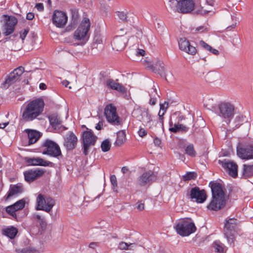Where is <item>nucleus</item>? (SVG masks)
<instances>
[{
	"label": "nucleus",
	"mask_w": 253,
	"mask_h": 253,
	"mask_svg": "<svg viewBox=\"0 0 253 253\" xmlns=\"http://www.w3.org/2000/svg\"><path fill=\"white\" fill-rule=\"evenodd\" d=\"M212 247L217 253H223L224 246L219 241H214L212 244Z\"/></svg>",
	"instance_id": "37"
},
{
	"label": "nucleus",
	"mask_w": 253,
	"mask_h": 253,
	"mask_svg": "<svg viewBox=\"0 0 253 253\" xmlns=\"http://www.w3.org/2000/svg\"><path fill=\"white\" fill-rule=\"evenodd\" d=\"M169 130L170 132H173V133H177V132L179 131V126L180 124H175L173 125V123L170 119L169 122Z\"/></svg>",
	"instance_id": "45"
},
{
	"label": "nucleus",
	"mask_w": 253,
	"mask_h": 253,
	"mask_svg": "<svg viewBox=\"0 0 253 253\" xmlns=\"http://www.w3.org/2000/svg\"><path fill=\"white\" fill-rule=\"evenodd\" d=\"M90 27L89 19L84 18L77 29L74 32V37L77 40L87 41L89 38L88 32Z\"/></svg>",
	"instance_id": "9"
},
{
	"label": "nucleus",
	"mask_w": 253,
	"mask_h": 253,
	"mask_svg": "<svg viewBox=\"0 0 253 253\" xmlns=\"http://www.w3.org/2000/svg\"><path fill=\"white\" fill-rule=\"evenodd\" d=\"M34 18V14L33 12H29L27 14L26 18L29 20H31Z\"/></svg>",
	"instance_id": "56"
},
{
	"label": "nucleus",
	"mask_w": 253,
	"mask_h": 253,
	"mask_svg": "<svg viewBox=\"0 0 253 253\" xmlns=\"http://www.w3.org/2000/svg\"><path fill=\"white\" fill-rule=\"evenodd\" d=\"M17 23V20L15 17H8L5 25L4 35L7 36L11 34L14 32Z\"/></svg>",
	"instance_id": "25"
},
{
	"label": "nucleus",
	"mask_w": 253,
	"mask_h": 253,
	"mask_svg": "<svg viewBox=\"0 0 253 253\" xmlns=\"http://www.w3.org/2000/svg\"><path fill=\"white\" fill-rule=\"evenodd\" d=\"M103 126V123L102 122H99V123L96 125L95 128L97 130H101Z\"/></svg>",
	"instance_id": "60"
},
{
	"label": "nucleus",
	"mask_w": 253,
	"mask_h": 253,
	"mask_svg": "<svg viewBox=\"0 0 253 253\" xmlns=\"http://www.w3.org/2000/svg\"><path fill=\"white\" fill-rule=\"evenodd\" d=\"M97 136L93 133L90 129H87V130L83 132L82 135V143L83 145V154L86 156L93 146L96 143Z\"/></svg>",
	"instance_id": "4"
},
{
	"label": "nucleus",
	"mask_w": 253,
	"mask_h": 253,
	"mask_svg": "<svg viewBox=\"0 0 253 253\" xmlns=\"http://www.w3.org/2000/svg\"><path fill=\"white\" fill-rule=\"evenodd\" d=\"M44 102L42 98H37L29 102L24 108L22 118L25 122H31L35 119H39L43 111Z\"/></svg>",
	"instance_id": "2"
},
{
	"label": "nucleus",
	"mask_w": 253,
	"mask_h": 253,
	"mask_svg": "<svg viewBox=\"0 0 253 253\" xmlns=\"http://www.w3.org/2000/svg\"><path fill=\"white\" fill-rule=\"evenodd\" d=\"M24 191L23 186L21 183L16 184H11L7 194L4 197L5 201H7L12 197L22 193Z\"/></svg>",
	"instance_id": "22"
},
{
	"label": "nucleus",
	"mask_w": 253,
	"mask_h": 253,
	"mask_svg": "<svg viewBox=\"0 0 253 253\" xmlns=\"http://www.w3.org/2000/svg\"><path fill=\"white\" fill-rule=\"evenodd\" d=\"M135 55L137 57L142 56V49L138 48L135 53Z\"/></svg>",
	"instance_id": "61"
},
{
	"label": "nucleus",
	"mask_w": 253,
	"mask_h": 253,
	"mask_svg": "<svg viewBox=\"0 0 253 253\" xmlns=\"http://www.w3.org/2000/svg\"><path fill=\"white\" fill-rule=\"evenodd\" d=\"M48 118L50 125L53 127H55L58 125L61 124L62 121L61 119L57 114H51Z\"/></svg>",
	"instance_id": "31"
},
{
	"label": "nucleus",
	"mask_w": 253,
	"mask_h": 253,
	"mask_svg": "<svg viewBox=\"0 0 253 253\" xmlns=\"http://www.w3.org/2000/svg\"><path fill=\"white\" fill-rule=\"evenodd\" d=\"M187 196L191 201L197 203H203L207 198L206 191L204 189H200L199 187L195 186L190 189Z\"/></svg>",
	"instance_id": "12"
},
{
	"label": "nucleus",
	"mask_w": 253,
	"mask_h": 253,
	"mask_svg": "<svg viewBox=\"0 0 253 253\" xmlns=\"http://www.w3.org/2000/svg\"><path fill=\"white\" fill-rule=\"evenodd\" d=\"M90 27L89 19L84 18L77 29L74 32V37L77 40L87 41L89 38L88 32Z\"/></svg>",
	"instance_id": "8"
},
{
	"label": "nucleus",
	"mask_w": 253,
	"mask_h": 253,
	"mask_svg": "<svg viewBox=\"0 0 253 253\" xmlns=\"http://www.w3.org/2000/svg\"><path fill=\"white\" fill-rule=\"evenodd\" d=\"M253 177V164H244L242 171V178L247 179Z\"/></svg>",
	"instance_id": "28"
},
{
	"label": "nucleus",
	"mask_w": 253,
	"mask_h": 253,
	"mask_svg": "<svg viewBox=\"0 0 253 253\" xmlns=\"http://www.w3.org/2000/svg\"><path fill=\"white\" fill-rule=\"evenodd\" d=\"M179 47L180 50L191 54L195 55L197 52L195 47L191 45L186 38H181L178 42Z\"/></svg>",
	"instance_id": "21"
},
{
	"label": "nucleus",
	"mask_w": 253,
	"mask_h": 253,
	"mask_svg": "<svg viewBox=\"0 0 253 253\" xmlns=\"http://www.w3.org/2000/svg\"><path fill=\"white\" fill-rule=\"evenodd\" d=\"M206 28H205L204 26H199V27H197L196 29V31L202 33V32H204L205 30H206Z\"/></svg>",
	"instance_id": "59"
},
{
	"label": "nucleus",
	"mask_w": 253,
	"mask_h": 253,
	"mask_svg": "<svg viewBox=\"0 0 253 253\" xmlns=\"http://www.w3.org/2000/svg\"><path fill=\"white\" fill-rule=\"evenodd\" d=\"M90 27L89 19L84 18L77 29L74 32V37L77 40L87 41L89 38L88 32Z\"/></svg>",
	"instance_id": "7"
},
{
	"label": "nucleus",
	"mask_w": 253,
	"mask_h": 253,
	"mask_svg": "<svg viewBox=\"0 0 253 253\" xmlns=\"http://www.w3.org/2000/svg\"><path fill=\"white\" fill-rule=\"evenodd\" d=\"M36 7L40 11H42L44 9L43 5L42 3H37L36 5Z\"/></svg>",
	"instance_id": "55"
},
{
	"label": "nucleus",
	"mask_w": 253,
	"mask_h": 253,
	"mask_svg": "<svg viewBox=\"0 0 253 253\" xmlns=\"http://www.w3.org/2000/svg\"><path fill=\"white\" fill-rule=\"evenodd\" d=\"M185 153L188 156L194 157L196 156V152L195 151L194 145L192 144L188 145L185 148Z\"/></svg>",
	"instance_id": "39"
},
{
	"label": "nucleus",
	"mask_w": 253,
	"mask_h": 253,
	"mask_svg": "<svg viewBox=\"0 0 253 253\" xmlns=\"http://www.w3.org/2000/svg\"><path fill=\"white\" fill-rule=\"evenodd\" d=\"M5 211L8 214L11 215L14 219H16L17 216L16 211H17L15 209L12 205L7 207L6 208Z\"/></svg>",
	"instance_id": "46"
},
{
	"label": "nucleus",
	"mask_w": 253,
	"mask_h": 253,
	"mask_svg": "<svg viewBox=\"0 0 253 253\" xmlns=\"http://www.w3.org/2000/svg\"><path fill=\"white\" fill-rule=\"evenodd\" d=\"M238 220L235 218H230L226 220L224 228V235H231L236 234L237 232Z\"/></svg>",
	"instance_id": "19"
},
{
	"label": "nucleus",
	"mask_w": 253,
	"mask_h": 253,
	"mask_svg": "<svg viewBox=\"0 0 253 253\" xmlns=\"http://www.w3.org/2000/svg\"><path fill=\"white\" fill-rule=\"evenodd\" d=\"M154 167L153 164H149L148 166L149 170L143 172V186L147 184L149 186L156 179L157 173L153 171Z\"/></svg>",
	"instance_id": "16"
},
{
	"label": "nucleus",
	"mask_w": 253,
	"mask_h": 253,
	"mask_svg": "<svg viewBox=\"0 0 253 253\" xmlns=\"http://www.w3.org/2000/svg\"><path fill=\"white\" fill-rule=\"evenodd\" d=\"M174 228L177 234L183 237L188 236L196 230L195 224L187 219L179 220Z\"/></svg>",
	"instance_id": "3"
},
{
	"label": "nucleus",
	"mask_w": 253,
	"mask_h": 253,
	"mask_svg": "<svg viewBox=\"0 0 253 253\" xmlns=\"http://www.w3.org/2000/svg\"><path fill=\"white\" fill-rule=\"evenodd\" d=\"M98 246V243L96 242H91L89 245V247L92 249H94Z\"/></svg>",
	"instance_id": "64"
},
{
	"label": "nucleus",
	"mask_w": 253,
	"mask_h": 253,
	"mask_svg": "<svg viewBox=\"0 0 253 253\" xmlns=\"http://www.w3.org/2000/svg\"><path fill=\"white\" fill-rule=\"evenodd\" d=\"M72 17L73 22L75 23L78 18V14L77 12H76V11L72 10Z\"/></svg>",
	"instance_id": "51"
},
{
	"label": "nucleus",
	"mask_w": 253,
	"mask_h": 253,
	"mask_svg": "<svg viewBox=\"0 0 253 253\" xmlns=\"http://www.w3.org/2000/svg\"><path fill=\"white\" fill-rule=\"evenodd\" d=\"M24 71V68L22 67H19L14 69L13 72L10 73L4 82L5 84H7V87L10 84L16 82L19 78L20 76Z\"/></svg>",
	"instance_id": "20"
},
{
	"label": "nucleus",
	"mask_w": 253,
	"mask_h": 253,
	"mask_svg": "<svg viewBox=\"0 0 253 253\" xmlns=\"http://www.w3.org/2000/svg\"><path fill=\"white\" fill-rule=\"evenodd\" d=\"M37 210H43L49 212L55 205L54 200L49 197H44L43 195L40 194L37 198Z\"/></svg>",
	"instance_id": "11"
},
{
	"label": "nucleus",
	"mask_w": 253,
	"mask_h": 253,
	"mask_svg": "<svg viewBox=\"0 0 253 253\" xmlns=\"http://www.w3.org/2000/svg\"><path fill=\"white\" fill-rule=\"evenodd\" d=\"M155 67L157 69V72L156 73L159 74L162 77L166 76L164 64L162 61H157L155 64Z\"/></svg>",
	"instance_id": "36"
},
{
	"label": "nucleus",
	"mask_w": 253,
	"mask_h": 253,
	"mask_svg": "<svg viewBox=\"0 0 253 253\" xmlns=\"http://www.w3.org/2000/svg\"><path fill=\"white\" fill-rule=\"evenodd\" d=\"M218 163L222 166L224 169L228 173L229 175L233 178L238 176V165L233 161L224 159L219 160Z\"/></svg>",
	"instance_id": "14"
},
{
	"label": "nucleus",
	"mask_w": 253,
	"mask_h": 253,
	"mask_svg": "<svg viewBox=\"0 0 253 253\" xmlns=\"http://www.w3.org/2000/svg\"><path fill=\"white\" fill-rule=\"evenodd\" d=\"M143 67H145L146 69L150 70L154 73L157 72V68L152 64V62L148 57H146L145 59L143 61Z\"/></svg>",
	"instance_id": "34"
},
{
	"label": "nucleus",
	"mask_w": 253,
	"mask_h": 253,
	"mask_svg": "<svg viewBox=\"0 0 253 253\" xmlns=\"http://www.w3.org/2000/svg\"><path fill=\"white\" fill-rule=\"evenodd\" d=\"M209 51H210L214 55H218L219 53L218 50H217L216 49H214L212 47L211 49H209Z\"/></svg>",
	"instance_id": "63"
},
{
	"label": "nucleus",
	"mask_w": 253,
	"mask_h": 253,
	"mask_svg": "<svg viewBox=\"0 0 253 253\" xmlns=\"http://www.w3.org/2000/svg\"><path fill=\"white\" fill-rule=\"evenodd\" d=\"M145 113V115L143 116H145V120L146 123V126H148L150 128L153 125L152 121V116L151 114L149 113L148 109H144L143 111V113Z\"/></svg>",
	"instance_id": "38"
},
{
	"label": "nucleus",
	"mask_w": 253,
	"mask_h": 253,
	"mask_svg": "<svg viewBox=\"0 0 253 253\" xmlns=\"http://www.w3.org/2000/svg\"><path fill=\"white\" fill-rule=\"evenodd\" d=\"M179 12L187 13L192 11L194 8L193 0H176Z\"/></svg>",
	"instance_id": "17"
},
{
	"label": "nucleus",
	"mask_w": 253,
	"mask_h": 253,
	"mask_svg": "<svg viewBox=\"0 0 253 253\" xmlns=\"http://www.w3.org/2000/svg\"><path fill=\"white\" fill-rule=\"evenodd\" d=\"M41 149L42 153L51 157L58 158L62 156L60 147L55 142L47 139L42 144Z\"/></svg>",
	"instance_id": "5"
},
{
	"label": "nucleus",
	"mask_w": 253,
	"mask_h": 253,
	"mask_svg": "<svg viewBox=\"0 0 253 253\" xmlns=\"http://www.w3.org/2000/svg\"><path fill=\"white\" fill-rule=\"evenodd\" d=\"M26 162L31 166H41L43 167L52 166V163L47 161L41 158H25Z\"/></svg>",
	"instance_id": "23"
},
{
	"label": "nucleus",
	"mask_w": 253,
	"mask_h": 253,
	"mask_svg": "<svg viewBox=\"0 0 253 253\" xmlns=\"http://www.w3.org/2000/svg\"><path fill=\"white\" fill-rule=\"evenodd\" d=\"M43 171L42 170H28L24 172L25 179L28 182H32L35 179L42 176L43 173Z\"/></svg>",
	"instance_id": "24"
},
{
	"label": "nucleus",
	"mask_w": 253,
	"mask_h": 253,
	"mask_svg": "<svg viewBox=\"0 0 253 253\" xmlns=\"http://www.w3.org/2000/svg\"><path fill=\"white\" fill-rule=\"evenodd\" d=\"M160 113H161V111H160V112L159 113V114H158L159 116V121H160V123L161 124V126H162V127L163 128V127H164V117H163V115L165 114V112H163L161 115L160 114Z\"/></svg>",
	"instance_id": "54"
},
{
	"label": "nucleus",
	"mask_w": 253,
	"mask_h": 253,
	"mask_svg": "<svg viewBox=\"0 0 253 253\" xmlns=\"http://www.w3.org/2000/svg\"><path fill=\"white\" fill-rule=\"evenodd\" d=\"M110 181L113 186L115 187L117 186V181L115 175H112L110 176Z\"/></svg>",
	"instance_id": "50"
},
{
	"label": "nucleus",
	"mask_w": 253,
	"mask_h": 253,
	"mask_svg": "<svg viewBox=\"0 0 253 253\" xmlns=\"http://www.w3.org/2000/svg\"><path fill=\"white\" fill-rule=\"evenodd\" d=\"M218 115L228 125L234 115V106L228 102H222L218 105Z\"/></svg>",
	"instance_id": "6"
},
{
	"label": "nucleus",
	"mask_w": 253,
	"mask_h": 253,
	"mask_svg": "<svg viewBox=\"0 0 253 253\" xmlns=\"http://www.w3.org/2000/svg\"><path fill=\"white\" fill-rule=\"evenodd\" d=\"M111 143L108 139H105L101 144V148L103 152H106L110 150Z\"/></svg>",
	"instance_id": "43"
},
{
	"label": "nucleus",
	"mask_w": 253,
	"mask_h": 253,
	"mask_svg": "<svg viewBox=\"0 0 253 253\" xmlns=\"http://www.w3.org/2000/svg\"><path fill=\"white\" fill-rule=\"evenodd\" d=\"M209 186L211 190L212 199L207 208L211 211H217L224 208L226 203L223 187L216 181H211Z\"/></svg>",
	"instance_id": "1"
},
{
	"label": "nucleus",
	"mask_w": 253,
	"mask_h": 253,
	"mask_svg": "<svg viewBox=\"0 0 253 253\" xmlns=\"http://www.w3.org/2000/svg\"><path fill=\"white\" fill-rule=\"evenodd\" d=\"M117 139L115 142V145L118 146H121L126 141V133L123 130L119 131L117 132Z\"/></svg>",
	"instance_id": "32"
},
{
	"label": "nucleus",
	"mask_w": 253,
	"mask_h": 253,
	"mask_svg": "<svg viewBox=\"0 0 253 253\" xmlns=\"http://www.w3.org/2000/svg\"><path fill=\"white\" fill-rule=\"evenodd\" d=\"M197 177V174L195 172H187L183 176V180L185 181L191 180H195Z\"/></svg>",
	"instance_id": "41"
},
{
	"label": "nucleus",
	"mask_w": 253,
	"mask_h": 253,
	"mask_svg": "<svg viewBox=\"0 0 253 253\" xmlns=\"http://www.w3.org/2000/svg\"><path fill=\"white\" fill-rule=\"evenodd\" d=\"M78 138L72 132L69 131L64 138L63 145L67 150H72L77 144Z\"/></svg>",
	"instance_id": "18"
},
{
	"label": "nucleus",
	"mask_w": 253,
	"mask_h": 253,
	"mask_svg": "<svg viewBox=\"0 0 253 253\" xmlns=\"http://www.w3.org/2000/svg\"><path fill=\"white\" fill-rule=\"evenodd\" d=\"M117 15L120 20L123 22L127 21V12L126 11H117Z\"/></svg>",
	"instance_id": "47"
},
{
	"label": "nucleus",
	"mask_w": 253,
	"mask_h": 253,
	"mask_svg": "<svg viewBox=\"0 0 253 253\" xmlns=\"http://www.w3.org/2000/svg\"><path fill=\"white\" fill-rule=\"evenodd\" d=\"M135 245L133 243L128 244L127 243L124 242H121L118 245V248L120 250H131L134 247Z\"/></svg>",
	"instance_id": "40"
},
{
	"label": "nucleus",
	"mask_w": 253,
	"mask_h": 253,
	"mask_svg": "<svg viewBox=\"0 0 253 253\" xmlns=\"http://www.w3.org/2000/svg\"><path fill=\"white\" fill-rule=\"evenodd\" d=\"M112 48L116 51H121L126 46V40L122 36L115 37L112 42Z\"/></svg>",
	"instance_id": "26"
},
{
	"label": "nucleus",
	"mask_w": 253,
	"mask_h": 253,
	"mask_svg": "<svg viewBox=\"0 0 253 253\" xmlns=\"http://www.w3.org/2000/svg\"><path fill=\"white\" fill-rule=\"evenodd\" d=\"M4 234L10 239H13L16 235L18 230L16 228L11 226L9 228L5 229L4 231Z\"/></svg>",
	"instance_id": "33"
},
{
	"label": "nucleus",
	"mask_w": 253,
	"mask_h": 253,
	"mask_svg": "<svg viewBox=\"0 0 253 253\" xmlns=\"http://www.w3.org/2000/svg\"><path fill=\"white\" fill-rule=\"evenodd\" d=\"M25 131L27 132L28 135V145L36 143L41 136L40 132L36 130L27 129Z\"/></svg>",
	"instance_id": "27"
},
{
	"label": "nucleus",
	"mask_w": 253,
	"mask_h": 253,
	"mask_svg": "<svg viewBox=\"0 0 253 253\" xmlns=\"http://www.w3.org/2000/svg\"><path fill=\"white\" fill-rule=\"evenodd\" d=\"M169 3L170 7L171 8H172L173 7L172 5H175L176 4H177V2H176V0H169Z\"/></svg>",
	"instance_id": "62"
},
{
	"label": "nucleus",
	"mask_w": 253,
	"mask_h": 253,
	"mask_svg": "<svg viewBox=\"0 0 253 253\" xmlns=\"http://www.w3.org/2000/svg\"><path fill=\"white\" fill-rule=\"evenodd\" d=\"M244 122H246V120L243 116H237L234 121L235 126L233 128L234 129L238 128L241 125L243 124Z\"/></svg>",
	"instance_id": "42"
},
{
	"label": "nucleus",
	"mask_w": 253,
	"mask_h": 253,
	"mask_svg": "<svg viewBox=\"0 0 253 253\" xmlns=\"http://www.w3.org/2000/svg\"><path fill=\"white\" fill-rule=\"evenodd\" d=\"M106 85L112 89L117 90L121 92H125L126 89L124 86L119 83L115 82L113 80L109 79L106 81Z\"/></svg>",
	"instance_id": "29"
},
{
	"label": "nucleus",
	"mask_w": 253,
	"mask_h": 253,
	"mask_svg": "<svg viewBox=\"0 0 253 253\" xmlns=\"http://www.w3.org/2000/svg\"><path fill=\"white\" fill-rule=\"evenodd\" d=\"M237 155L242 159H253V145L249 143L239 145L237 147Z\"/></svg>",
	"instance_id": "13"
},
{
	"label": "nucleus",
	"mask_w": 253,
	"mask_h": 253,
	"mask_svg": "<svg viewBox=\"0 0 253 253\" xmlns=\"http://www.w3.org/2000/svg\"><path fill=\"white\" fill-rule=\"evenodd\" d=\"M104 115L107 122L113 126L122 125V120L117 115L116 108L112 104L107 105L104 109Z\"/></svg>",
	"instance_id": "10"
},
{
	"label": "nucleus",
	"mask_w": 253,
	"mask_h": 253,
	"mask_svg": "<svg viewBox=\"0 0 253 253\" xmlns=\"http://www.w3.org/2000/svg\"><path fill=\"white\" fill-rule=\"evenodd\" d=\"M200 45L202 47H203L204 49H205L206 50H207L208 51H209V49H212V47L211 46H210V45L207 44L206 42H205L203 41H201L200 42Z\"/></svg>",
	"instance_id": "49"
},
{
	"label": "nucleus",
	"mask_w": 253,
	"mask_h": 253,
	"mask_svg": "<svg viewBox=\"0 0 253 253\" xmlns=\"http://www.w3.org/2000/svg\"><path fill=\"white\" fill-rule=\"evenodd\" d=\"M32 218L37 222L39 223L42 229L45 228L46 226V222L44 217L37 213H34L32 215Z\"/></svg>",
	"instance_id": "30"
},
{
	"label": "nucleus",
	"mask_w": 253,
	"mask_h": 253,
	"mask_svg": "<svg viewBox=\"0 0 253 253\" xmlns=\"http://www.w3.org/2000/svg\"><path fill=\"white\" fill-rule=\"evenodd\" d=\"M168 103H167V102H165V103L163 104H160V109L162 110H165V112H166V109L168 108Z\"/></svg>",
	"instance_id": "57"
},
{
	"label": "nucleus",
	"mask_w": 253,
	"mask_h": 253,
	"mask_svg": "<svg viewBox=\"0 0 253 253\" xmlns=\"http://www.w3.org/2000/svg\"><path fill=\"white\" fill-rule=\"evenodd\" d=\"M25 205V201L24 199H21L12 205L17 211L23 209Z\"/></svg>",
	"instance_id": "44"
},
{
	"label": "nucleus",
	"mask_w": 253,
	"mask_h": 253,
	"mask_svg": "<svg viewBox=\"0 0 253 253\" xmlns=\"http://www.w3.org/2000/svg\"><path fill=\"white\" fill-rule=\"evenodd\" d=\"M235 234H231V235H224L225 237L226 238L227 241L228 243H229L230 245H232V246H234V239H235Z\"/></svg>",
	"instance_id": "48"
},
{
	"label": "nucleus",
	"mask_w": 253,
	"mask_h": 253,
	"mask_svg": "<svg viewBox=\"0 0 253 253\" xmlns=\"http://www.w3.org/2000/svg\"><path fill=\"white\" fill-rule=\"evenodd\" d=\"M52 21L56 27L61 28L66 25L68 17L65 12L56 10L52 15Z\"/></svg>",
	"instance_id": "15"
},
{
	"label": "nucleus",
	"mask_w": 253,
	"mask_h": 253,
	"mask_svg": "<svg viewBox=\"0 0 253 253\" xmlns=\"http://www.w3.org/2000/svg\"><path fill=\"white\" fill-rule=\"evenodd\" d=\"M154 143L155 145L159 146L161 144V140L156 137L154 139Z\"/></svg>",
	"instance_id": "58"
},
{
	"label": "nucleus",
	"mask_w": 253,
	"mask_h": 253,
	"mask_svg": "<svg viewBox=\"0 0 253 253\" xmlns=\"http://www.w3.org/2000/svg\"><path fill=\"white\" fill-rule=\"evenodd\" d=\"M149 104L151 105H154L156 103L157 101V96H159L157 92V90L156 88H152L151 91L149 93Z\"/></svg>",
	"instance_id": "35"
},
{
	"label": "nucleus",
	"mask_w": 253,
	"mask_h": 253,
	"mask_svg": "<svg viewBox=\"0 0 253 253\" xmlns=\"http://www.w3.org/2000/svg\"><path fill=\"white\" fill-rule=\"evenodd\" d=\"M29 30L27 29H24L20 33V38L22 40H24L28 34Z\"/></svg>",
	"instance_id": "52"
},
{
	"label": "nucleus",
	"mask_w": 253,
	"mask_h": 253,
	"mask_svg": "<svg viewBox=\"0 0 253 253\" xmlns=\"http://www.w3.org/2000/svg\"><path fill=\"white\" fill-rule=\"evenodd\" d=\"M188 129H189V128L188 127L186 126H184L182 124H180L179 131L182 132H186L188 131Z\"/></svg>",
	"instance_id": "53"
}]
</instances>
